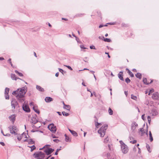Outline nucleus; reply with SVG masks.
Returning a JSON list of instances; mask_svg holds the SVG:
<instances>
[{"instance_id":"25","label":"nucleus","mask_w":159,"mask_h":159,"mask_svg":"<svg viewBox=\"0 0 159 159\" xmlns=\"http://www.w3.org/2000/svg\"><path fill=\"white\" fill-rule=\"evenodd\" d=\"M103 40L106 42H111V39H108L107 38H105L104 37H103Z\"/></svg>"},{"instance_id":"14","label":"nucleus","mask_w":159,"mask_h":159,"mask_svg":"<svg viewBox=\"0 0 159 159\" xmlns=\"http://www.w3.org/2000/svg\"><path fill=\"white\" fill-rule=\"evenodd\" d=\"M23 109L27 112H29L30 111L29 107L26 105H24L23 107Z\"/></svg>"},{"instance_id":"18","label":"nucleus","mask_w":159,"mask_h":159,"mask_svg":"<svg viewBox=\"0 0 159 159\" xmlns=\"http://www.w3.org/2000/svg\"><path fill=\"white\" fill-rule=\"evenodd\" d=\"M52 100V98L50 97H46L45 98V101L46 102H50Z\"/></svg>"},{"instance_id":"15","label":"nucleus","mask_w":159,"mask_h":159,"mask_svg":"<svg viewBox=\"0 0 159 159\" xmlns=\"http://www.w3.org/2000/svg\"><path fill=\"white\" fill-rule=\"evenodd\" d=\"M139 133L141 134V136H143L145 134V131L143 128H140L139 129Z\"/></svg>"},{"instance_id":"32","label":"nucleus","mask_w":159,"mask_h":159,"mask_svg":"<svg viewBox=\"0 0 159 159\" xmlns=\"http://www.w3.org/2000/svg\"><path fill=\"white\" fill-rule=\"evenodd\" d=\"M108 112L110 115H112L113 114V111L112 109L109 108L108 110Z\"/></svg>"},{"instance_id":"57","label":"nucleus","mask_w":159,"mask_h":159,"mask_svg":"<svg viewBox=\"0 0 159 159\" xmlns=\"http://www.w3.org/2000/svg\"><path fill=\"white\" fill-rule=\"evenodd\" d=\"M105 54H107V56H108V58H110V56L109 55V53H108V52H105Z\"/></svg>"},{"instance_id":"27","label":"nucleus","mask_w":159,"mask_h":159,"mask_svg":"<svg viewBox=\"0 0 159 159\" xmlns=\"http://www.w3.org/2000/svg\"><path fill=\"white\" fill-rule=\"evenodd\" d=\"M146 147L149 152H151V151L150 150V148L149 145L148 144H147Z\"/></svg>"},{"instance_id":"23","label":"nucleus","mask_w":159,"mask_h":159,"mask_svg":"<svg viewBox=\"0 0 159 159\" xmlns=\"http://www.w3.org/2000/svg\"><path fill=\"white\" fill-rule=\"evenodd\" d=\"M11 76L13 80H16L17 79H19L16 77V75L14 74H11Z\"/></svg>"},{"instance_id":"62","label":"nucleus","mask_w":159,"mask_h":159,"mask_svg":"<svg viewBox=\"0 0 159 159\" xmlns=\"http://www.w3.org/2000/svg\"><path fill=\"white\" fill-rule=\"evenodd\" d=\"M58 75H59V73L58 72L56 73L55 74V76L56 77H58Z\"/></svg>"},{"instance_id":"56","label":"nucleus","mask_w":159,"mask_h":159,"mask_svg":"<svg viewBox=\"0 0 159 159\" xmlns=\"http://www.w3.org/2000/svg\"><path fill=\"white\" fill-rule=\"evenodd\" d=\"M108 140H105L104 141V143H107L108 142Z\"/></svg>"},{"instance_id":"13","label":"nucleus","mask_w":159,"mask_h":159,"mask_svg":"<svg viewBox=\"0 0 159 159\" xmlns=\"http://www.w3.org/2000/svg\"><path fill=\"white\" fill-rule=\"evenodd\" d=\"M16 116L14 115H12L9 117V119L13 124L14 122L16 120Z\"/></svg>"},{"instance_id":"29","label":"nucleus","mask_w":159,"mask_h":159,"mask_svg":"<svg viewBox=\"0 0 159 159\" xmlns=\"http://www.w3.org/2000/svg\"><path fill=\"white\" fill-rule=\"evenodd\" d=\"M128 73L131 77H134V74L130 70H128Z\"/></svg>"},{"instance_id":"22","label":"nucleus","mask_w":159,"mask_h":159,"mask_svg":"<svg viewBox=\"0 0 159 159\" xmlns=\"http://www.w3.org/2000/svg\"><path fill=\"white\" fill-rule=\"evenodd\" d=\"M152 81H153L152 80H151V82L149 83L147 82V79L146 78H143V81L144 83L146 84H151V83H152Z\"/></svg>"},{"instance_id":"51","label":"nucleus","mask_w":159,"mask_h":159,"mask_svg":"<svg viewBox=\"0 0 159 159\" xmlns=\"http://www.w3.org/2000/svg\"><path fill=\"white\" fill-rule=\"evenodd\" d=\"M53 141L54 142L57 143H58L59 141H60L59 140H53Z\"/></svg>"},{"instance_id":"35","label":"nucleus","mask_w":159,"mask_h":159,"mask_svg":"<svg viewBox=\"0 0 159 159\" xmlns=\"http://www.w3.org/2000/svg\"><path fill=\"white\" fill-rule=\"evenodd\" d=\"M125 81L126 83H127V84L129 83L130 82V80L128 77L125 79Z\"/></svg>"},{"instance_id":"12","label":"nucleus","mask_w":159,"mask_h":159,"mask_svg":"<svg viewBox=\"0 0 159 159\" xmlns=\"http://www.w3.org/2000/svg\"><path fill=\"white\" fill-rule=\"evenodd\" d=\"M151 113L152 114V116H155L158 114V112L157 109L154 108L152 109Z\"/></svg>"},{"instance_id":"4","label":"nucleus","mask_w":159,"mask_h":159,"mask_svg":"<svg viewBox=\"0 0 159 159\" xmlns=\"http://www.w3.org/2000/svg\"><path fill=\"white\" fill-rule=\"evenodd\" d=\"M35 157L38 159H43L45 157V154L41 151L39 152L38 153H34Z\"/></svg>"},{"instance_id":"3","label":"nucleus","mask_w":159,"mask_h":159,"mask_svg":"<svg viewBox=\"0 0 159 159\" xmlns=\"http://www.w3.org/2000/svg\"><path fill=\"white\" fill-rule=\"evenodd\" d=\"M120 144L121 148L122 153L124 154L127 153L129 149L127 145L125 144L122 140L120 141Z\"/></svg>"},{"instance_id":"49","label":"nucleus","mask_w":159,"mask_h":159,"mask_svg":"<svg viewBox=\"0 0 159 159\" xmlns=\"http://www.w3.org/2000/svg\"><path fill=\"white\" fill-rule=\"evenodd\" d=\"M144 116H145V114H143V115L142 116H141L142 119L143 120H145V119H144Z\"/></svg>"},{"instance_id":"59","label":"nucleus","mask_w":159,"mask_h":159,"mask_svg":"<svg viewBox=\"0 0 159 159\" xmlns=\"http://www.w3.org/2000/svg\"><path fill=\"white\" fill-rule=\"evenodd\" d=\"M125 95H126V96H127L128 94V92L125 91Z\"/></svg>"},{"instance_id":"47","label":"nucleus","mask_w":159,"mask_h":159,"mask_svg":"<svg viewBox=\"0 0 159 159\" xmlns=\"http://www.w3.org/2000/svg\"><path fill=\"white\" fill-rule=\"evenodd\" d=\"M121 25L122 26H124V27H127L128 26V25L125 24H122Z\"/></svg>"},{"instance_id":"11","label":"nucleus","mask_w":159,"mask_h":159,"mask_svg":"<svg viewBox=\"0 0 159 159\" xmlns=\"http://www.w3.org/2000/svg\"><path fill=\"white\" fill-rule=\"evenodd\" d=\"M152 98L154 100L158 99L159 98V94L157 92L153 93L152 96Z\"/></svg>"},{"instance_id":"26","label":"nucleus","mask_w":159,"mask_h":159,"mask_svg":"<svg viewBox=\"0 0 159 159\" xmlns=\"http://www.w3.org/2000/svg\"><path fill=\"white\" fill-rule=\"evenodd\" d=\"M28 147L31 148L30 151L31 152L33 151L36 148V147L34 145H33L31 146H28Z\"/></svg>"},{"instance_id":"5","label":"nucleus","mask_w":159,"mask_h":159,"mask_svg":"<svg viewBox=\"0 0 159 159\" xmlns=\"http://www.w3.org/2000/svg\"><path fill=\"white\" fill-rule=\"evenodd\" d=\"M9 128L11 133L12 134H16V133L17 132L18 129L16 126H10Z\"/></svg>"},{"instance_id":"19","label":"nucleus","mask_w":159,"mask_h":159,"mask_svg":"<svg viewBox=\"0 0 159 159\" xmlns=\"http://www.w3.org/2000/svg\"><path fill=\"white\" fill-rule=\"evenodd\" d=\"M33 109L34 111L38 114L39 113V111L38 110V107L36 106H34L33 107Z\"/></svg>"},{"instance_id":"43","label":"nucleus","mask_w":159,"mask_h":159,"mask_svg":"<svg viewBox=\"0 0 159 159\" xmlns=\"http://www.w3.org/2000/svg\"><path fill=\"white\" fill-rule=\"evenodd\" d=\"M5 94V97L6 99H9V96L8 94Z\"/></svg>"},{"instance_id":"44","label":"nucleus","mask_w":159,"mask_h":159,"mask_svg":"<svg viewBox=\"0 0 159 159\" xmlns=\"http://www.w3.org/2000/svg\"><path fill=\"white\" fill-rule=\"evenodd\" d=\"M66 66V67H67L70 70H73V69L71 68V67L70 66Z\"/></svg>"},{"instance_id":"63","label":"nucleus","mask_w":159,"mask_h":159,"mask_svg":"<svg viewBox=\"0 0 159 159\" xmlns=\"http://www.w3.org/2000/svg\"><path fill=\"white\" fill-rule=\"evenodd\" d=\"M153 92V91L152 90H150V92H149V93H148V95H149L150 93H151L152 92Z\"/></svg>"},{"instance_id":"28","label":"nucleus","mask_w":159,"mask_h":159,"mask_svg":"<svg viewBox=\"0 0 159 159\" xmlns=\"http://www.w3.org/2000/svg\"><path fill=\"white\" fill-rule=\"evenodd\" d=\"M15 72L19 76H23V75L22 73L18 72L17 70H15Z\"/></svg>"},{"instance_id":"60","label":"nucleus","mask_w":159,"mask_h":159,"mask_svg":"<svg viewBox=\"0 0 159 159\" xmlns=\"http://www.w3.org/2000/svg\"><path fill=\"white\" fill-rule=\"evenodd\" d=\"M30 105L31 106L32 105V106H33V107L34 106V103H33V102H31V103H30Z\"/></svg>"},{"instance_id":"31","label":"nucleus","mask_w":159,"mask_h":159,"mask_svg":"<svg viewBox=\"0 0 159 159\" xmlns=\"http://www.w3.org/2000/svg\"><path fill=\"white\" fill-rule=\"evenodd\" d=\"M131 98L134 100H136L137 99V97L136 96L134 95L133 94L131 95Z\"/></svg>"},{"instance_id":"40","label":"nucleus","mask_w":159,"mask_h":159,"mask_svg":"<svg viewBox=\"0 0 159 159\" xmlns=\"http://www.w3.org/2000/svg\"><path fill=\"white\" fill-rule=\"evenodd\" d=\"M61 150V149H60V148L57 149V150H56V152H55V155H58V152L59 151H60Z\"/></svg>"},{"instance_id":"48","label":"nucleus","mask_w":159,"mask_h":159,"mask_svg":"<svg viewBox=\"0 0 159 159\" xmlns=\"http://www.w3.org/2000/svg\"><path fill=\"white\" fill-rule=\"evenodd\" d=\"M107 25H100L99 26V28H101L102 27H103V26H107Z\"/></svg>"},{"instance_id":"17","label":"nucleus","mask_w":159,"mask_h":159,"mask_svg":"<svg viewBox=\"0 0 159 159\" xmlns=\"http://www.w3.org/2000/svg\"><path fill=\"white\" fill-rule=\"evenodd\" d=\"M24 142H28L29 144H34V141L33 140H24Z\"/></svg>"},{"instance_id":"7","label":"nucleus","mask_w":159,"mask_h":159,"mask_svg":"<svg viewBox=\"0 0 159 159\" xmlns=\"http://www.w3.org/2000/svg\"><path fill=\"white\" fill-rule=\"evenodd\" d=\"M54 151V149L51 148H47L44 150L45 152L46 155H48L52 153Z\"/></svg>"},{"instance_id":"34","label":"nucleus","mask_w":159,"mask_h":159,"mask_svg":"<svg viewBox=\"0 0 159 159\" xmlns=\"http://www.w3.org/2000/svg\"><path fill=\"white\" fill-rule=\"evenodd\" d=\"M9 91V89L8 88H6L5 90V94H8Z\"/></svg>"},{"instance_id":"6","label":"nucleus","mask_w":159,"mask_h":159,"mask_svg":"<svg viewBox=\"0 0 159 159\" xmlns=\"http://www.w3.org/2000/svg\"><path fill=\"white\" fill-rule=\"evenodd\" d=\"M49 129L52 132H55L56 131V126L53 124H51L49 125L48 126Z\"/></svg>"},{"instance_id":"39","label":"nucleus","mask_w":159,"mask_h":159,"mask_svg":"<svg viewBox=\"0 0 159 159\" xmlns=\"http://www.w3.org/2000/svg\"><path fill=\"white\" fill-rule=\"evenodd\" d=\"M48 146H50V145L47 144L44 146L42 148H40L39 149V150H42L44 148H45L46 147L47 148Z\"/></svg>"},{"instance_id":"42","label":"nucleus","mask_w":159,"mask_h":159,"mask_svg":"<svg viewBox=\"0 0 159 159\" xmlns=\"http://www.w3.org/2000/svg\"><path fill=\"white\" fill-rule=\"evenodd\" d=\"M8 62L10 63V64L11 65V66H13V65L11 63V58H9L8 60Z\"/></svg>"},{"instance_id":"21","label":"nucleus","mask_w":159,"mask_h":159,"mask_svg":"<svg viewBox=\"0 0 159 159\" xmlns=\"http://www.w3.org/2000/svg\"><path fill=\"white\" fill-rule=\"evenodd\" d=\"M36 88L38 90L40 91L43 92L44 91V89L40 86L37 85L36 86Z\"/></svg>"},{"instance_id":"36","label":"nucleus","mask_w":159,"mask_h":159,"mask_svg":"<svg viewBox=\"0 0 159 159\" xmlns=\"http://www.w3.org/2000/svg\"><path fill=\"white\" fill-rule=\"evenodd\" d=\"M149 135L150 137L149 139H153V137L152 136V134L150 131L149 132Z\"/></svg>"},{"instance_id":"33","label":"nucleus","mask_w":159,"mask_h":159,"mask_svg":"<svg viewBox=\"0 0 159 159\" xmlns=\"http://www.w3.org/2000/svg\"><path fill=\"white\" fill-rule=\"evenodd\" d=\"M63 115L66 116H67L69 115V114L68 113H66L65 111H63L62 112Z\"/></svg>"},{"instance_id":"58","label":"nucleus","mask_w":159,"mask_h":159,"mask_svg":"<svg viewBox=\"0 0 159 159\" xmlns=\"http://www.w3.org/2000/svg\"><path fill=\"white\" fill-rule=\"evenodd\" d=\"M138 149H139L138 153H140L141 152V150H140V148H139L138 147Z\"/></svg>"},{"instance_id":"53","label":"nucleus","mask_w":159,"mask_h":159,"mask_svg":"<svg viewBox=\"0 0 159 159\" xmlns=\"http://www.w3.org/2000/svg\"><path fill=\"white\" fill-rule=\"evenodd\" d=\"M0 144L3 146H4L5 145V144L3 142H0Z\"/></svg>"},{"instance_id":"50","label":"nucleus","mask_w":159,"mask_h":159,"mask_svg":"<svg viewBox=\"0 0 159 159\" xmlns=\"http://www.w3.org/2000/svg\"><path fill=\"white\" fill-rule=\"evenodd\" d=\"M90 48L91 49H95V47L94 46H90Z\"/></svg>"},{"instance_id":"10","label":"nucleus","mask_w":159,"mask_h":159,"mask_svg":"<svg viewBox=\"0 0 159 159\" xmlns=\"http://www.w3.org/2000/svg\"><path fill=\"white\" fill-rule=\"evenodd\" d=\"M138 126V124L135 122H133L131 125V129L132 131L134 132L135 130L136 127Z\"/></svg>"},{"instance_id":"2","label":"nucleus","mask_w":159,"mask_h":159,"mask_svg":"<svg viewBox=\"0 0 159 159\" xmlns=\"http://www.w3.org/2000/svg\"><path fill=\"white\" fill-rule=\"evenodd\" d=\"M108 125H104L98 130V133L100 135V136L101 137L104 136L105 134L106 130L107 129Z\"/></svg>"},{"instance_id":"45","label":"nucleus","mask_w":159,"mask_h":159,"mask_svg":"<svg viewBox=\"0 0 159 159\" xmlns=\"http://www.w3.org/2000/svg\"><path fill=\"white\" fill-rule=\"evenodd\" d=\"M137 141L136 140H134L133 141H130V143H132L133 144H134L136 143Z\"/></svg>"},{"instance_id":"37","label":"nucleus","mask_w":159,"mask_h":159,"mask_svg":"<svg viewBox=\"0 0 159 159\" xmlns=\"http://www.w3.org/2000/svg\"><path fill=\"white\" fill-rule=\"evenodd\" d=\"M97 16H99V17L101 16V12L100 11H98L97 12Z\"/></svg>"},{"instance_id":"9","label":"nucleus","mask_w":159,"mask_h":159,"mask_svg":"<svg viewBox=\"0 0 159 159\" xmlns=\"http://www.w3.org/2000/svg\"><path fill=\"white\" fill-rule=\"evenodd\" d=\"M19 136L17 138L18 139H24L25 138L27 139L28 138L27 136H28L26 133H23L20 135L19 134Z\"/></svg>"},{"instance_id":"20","label":"nucleus","mask_w":159,"mask_h":159,"mask_svg":"<svg viewBox=\"0 0 159 159\" xmlns=\"http://www.w3.org/2000/svg\"><path fill=\"white\" fill-rule=\"evenodd\" d=\"M69 130L71 133L72 134L75 136H77L78 135L77 133L74 130H71L70 129H69Z\"/></svg>"},{"instance_id":"64","label":"nucleus","mask_w":159,"mask_h":159,"mask_svg":"<svg viewBox=\"0 0 159 159\" xmlns=\"http://www.w3.org/2000/svg\"><path fill=\"white\" fill-rule=\"evenodd\" d=\"M4 60V58L3 57H0V60Z\"/></svg>"},{"instance_id":"1","label":"nucleus","mask_w":159,"mask_h":159,"mask_svg":"<svg viewBox=\"0 0 159 159\" xmlns=\"http://www.w3.org/2000/svg\"><path fill=\"white\" fill-rule=\"evenodd\" d=\"M26 90L24 88H22L20 89H18L16 91L13 92L12 94L15 95L17 98L19 99L20 98H22L21 100V102L24 101L23 99L24 95L26 92Z\"/></svg>"},{"instance_id":"52","label":"nucleus","mask_w":159,"mask_h":159,"mask_svg":"<svg viewBox=\"0 0 159 159\" xmlns=\"http://www.w3.org/2000/svg\"><path fill=\"white\" fill-rule=\"evenodd\" d=\"M80 47L81 48L83 49H86V48L84 47V46L83 45H81L80 46Z\"/></svg>"},{"instance_id":"8","label":"nucleus","mask_w":159,"mask_h":159,"mask_svg":"<svg viewBox=\"0 0 159 159\" xmlns=\"http://www.w3.org/2000/svg\"><path fill=\"white\" fill-rule=\"evenodd\" d=\"M18 105L17 102L15 99H13L11 102V106L12 111H14L16 107Z\"/></svg>"},{"instance_id":"38","label":"nucleus","mask_w":159,"mask_h":159,"mask_svg":"<svg viewBox=\"0 0 159 159\" xmlns=\"http://www.w3.org/2000/svg\"><path fill=\"white\" fill-rule=\"evenodd\" d=\"M148 120V122L149 124H150L151 120V117L149 116H148L147 117Z\"/></svg>"},{"instance_id":"41","label":"nucleus","mask_w":159,"mask_h":159,"mask_svg":"<svg viewBox=\"0 0 159 159\" xmlns=\"http://www.w3.org/2000/svg\"><path fill=\"white\" fill-rule=\"evenodd\" d=\"M96 127L97 128H98L99 125H102V124L101 123H97L95 125Z\"/></svg>"},{"instance_id":"16","label":"nucleus","mask_w":159,"mask_h":159,"mask_svg":"<svg viewBox=\"0 0 159 159\" xmlns=\"http://www.w3.org/2000/svg\"><path fill=\"white\" fill-rule=\"evenodd\" d=\"M63 104L64 106V108H65L68 110H70V107L69 105H67L65 104L63 102Z\"/></svg>"},{"instance_id":"54","label":"nucleus","mask_w":159,"mask_h":159,"mask_svg":"<svg viewBox=\"0 0 159 159\" xmlns=\"http://www.w3.org/2000/svg\"><path fill=\"white\" fill-rule=\"evenodd\" d=\"M59 71L60 72H61L62 73V72H63V70L60 68L59 69Z\"/></svg>"},{"instance_id":"24","label":"nucleus","mask_w":159,"mask_h":159,"mask_svg":"<svg viewBox=\"0 0 159 159\" xmlns=\"http://www.w3.org/2000/svg\"><path fill=\"white\" fill-rule=\"evenodd\" d=\"M136 77L140 79H141V74L139 73H138L135 75Z\"/></svg>"},{"instance_id":"30","label":"nucleus","mask_w":159,"mask_h":159,"mask_svg":"<svg viewBox=\"0 0 159 159\" xmlns=\"http://www.w3.org/2000/svg\"><path fill=\"white\" fill-rule=\"evenodd\" d=\"M71 140H64V141H63V143L65 145H66V142H70Z\"/></svg>"},{"instance_id":"55","label":"nucleus","mask_w":159,"mask_h":159,"mask_svg":"<svg viewBox=\"0 0 159 159\" xmlns=\"http://www.w3.org/2000/svg\"><path fill=\"white\" fill-rule=\"evenodd\" d=\"M133 151L134 152H135L136 151V148L135 146H134V148H133Z\"/></svg>"},{"instance_id":"61","label":"nucleus","mask_w":159,"mask_h":159,"mask_svg":"<svg viewBox=\"0 0 159 159\" xmlns=\"http://www.w3.org/2000/svg\"><path fill=\"white\" fill-rule=\"evenodd\" d=\"M62 20H66V21H67V20H68V19H67L64 18H62Z\"/></svg>"},{"instance_id":"46","label":"nucleus","mask_w":159,"mask_h":159,"mask_svg":"<svg viewBox=\"0 0 159 159\" xmlns=\"http://www.w3.org/2000/svg\"><path fill=\"white\" fill-rule=\"evenodd\" d=\"M120 80L124 81V79L123 76L120 74Z\"/></svg>"}]
</instances>
